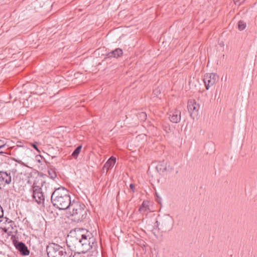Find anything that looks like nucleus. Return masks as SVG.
I'll return each mask as SVG.
<instances>
[{"label":"nucleus","mask_w":257,"mask_h":257,"mask_svg":"<svg viewBox=\"0 0 257 257\" xmlns=\"http://www.w3.org/2000/svg\"><path fill=\"white\" fill-rule=\"evenodd\" d=\"M67 246L77 253H85L97 247V242L92 234L88 231L83 233L79 230L71 231L66 238Z\"/></svg>","instance_id":"obj_1"},{"label":"nucleus","mask_w":257,"mask_h":257,"mask_svg":"<svg viewBox=\"0 0 257 257\" xmlns=\"http://www.w3.org/2000/svg\"><path fill=\"white\" fill-rule=\"evenodd\" d=\"M51 201L53 205L59 210H69L72 204L69 191L63 187L58 188L53 192Z\"/></svg>","instance_id":"obj_2"},{"label":"nucleus","mask_w":257,"mask_h":257,"mask_svg":"<svg viewBox=\"0 0 257 257\" xmlns=\"http://www.w3.org/2000/svg\"><path fill=\"white\" fill-rule=\"evenodd\" d=\"M83 204H81L78 202L72 201L68 210L70 215L72 217V220L75 222L83 221L87 217V211Z\"/></svg>","instance_id":"obj_3"},{"label":"nucleus","mask_w":257,"mask_h":257,"mask_svg":"<svg viewBox=\"0 0 257 257\" xmlns=\"http://www.w3.org/2000/svg\"><path fill=\"white\" fill-rule=\"evenodd\" d=\"M39 183V179L37 181L35 180L32 186H31L30 192L32 194V197L34 200H35L38 204H42L44 201L45 198L43 193L42 191V186L45 182L42 179Z\"/></svg>","instance_id":"obj_4"},{"label":"nucleus","mask_w":257,"mask_h":257,"mask_svg":"<svg viewBox=\"0 0 257 257\" xmlns=\"http://www.w3.org/2000/svg\"><path fill=\"white\" fill-rule=\"evenodd\" d=\"M48 257H68L65 248L57 244H53L47 247Z\"/></svg>","instance_id":"obj_5"},{"label":"nucleus","mask_w":257,"mask_h":257,"mask_svg":"<svg viewBox=\"0 0 257 257\" xmlns=\"http://www.w3.org/2000/svg\"><path fill=\"white\" fill-rule=\"evenodd\" d=\"M218 79V76L215 73H206L204 75L203 82L207 90L213 86Z\"/></svg>","instance_id":"obj_6"},{"label":"nucleus","mask_w":257,"mask_h":257,"mask_svg":"<svg viewBox=\"0 0 257 257\" xmlns=\"http://www.w3.org/2000/svg\"><path fill=\"white\" fill-rule=\"evenodd\" d=\"M12 181V176L11 171H0V183L2 185H6L11 184Z\"/></svg>","instance_id":"obj_7"},{"label":"nucleus","mask_w":257,"mask_h":257,"mask_svg":"<svg viewBox=\"0 0 257 257\" xmlns=\"http://www.w3.org/2000/svg\"><path fill=\"white\" fill-rule=\"evenodd\" d=\"M13 243L15 247L20 252L21 255H28L29 254L30 250L24 242L14 240Z\"/></svg>","instance_id":"obj_8"},{"label":"nucleus","mask_w":257,"mask_h":257,"mask_svg":"<svg viewBox=\"0 0 257 257\" xmlns=\"http://www.w3.org/2000/svg\"><path fill=\"white\" fill-rule=\"evenodd\" d=\"M170 120L173 123H178L181 120V111L178 109H175L171 111L169 114Z\"/></svg>","instance_id":"obj_9"},{"label":"nucleus","mask_w":257,"mask_h":257,"mask_svg":"<svg viewBox=\"0 0 257 257\" xmlns=\"http://www.w3.org/2000/svg\"><path fill=\"white\" fill-rule=\"evenodd\" d=\"M188 109L189 112L191 113H193L194 112H197L199 109L200 105L197 103L196 101L194 99H190L188 102Z\"/></svg>","instance_id":"obj_10"},{"label":"nucleus","mask_w":257,"mask_h":257,"mask_svg":"<svg viewBox=\"0 0 257 257\" xmlns=\"http://www.w3.org/2000/svg\"><path fill=\"white\" fill-rule=\"evenodd\" d=\"M116 158L111 156L104 165L103 167V170L106 169V172H107L108 170L111 169L114 166Z\"/></svg>","instance_id":"obj_11"},{"label":"nucleus","mask_w":257,"mask_h":257,"mask_svg":"<svg viewBox=\"0 0 257 257\" xmlns=\"http://www.w3.org/2000/svg\"><path fill=\"white\" fill-rule=\"evenodd\" d=\"M123 54L122 50L120 48H116L114 50L107 53L106 56L108 58H118Z\"/></svg>","instance_id":"obj_12"},{"label":"nucleus","mask_w":257,"mask_h":257,"mask_svg":"<svg viewBox=\"0 0 257 257\" xmlns=\"http://www.w3.org/2000/svg\"><path fill=\"white\" fill-rule=\"evenodd\" d=\"M7 226L3 228V230L5 233H8V234L14 232V226L16 227L15 222L12 220H10L6 224Z\"/></svg>","instance_id":"obj_13"},{"label":"nucleus","mask_w":257,"mask_h":257,"mask_svg":"<svg viewBox=\"0 0 257 257\" xmlns=\"http://www.w3.org/2000/svg\"><path fill=\"white\" fill-rule=\"evenodd\" d=\"M149 201L147 200H144L143 202V203L142 205L140 206V207L139 209V211L142 213L144 214L146 212H148L150 210V207H149Z\"/></svg>","instance_id":"obj_14"},{"label":"nucleus","mask_w":257,"mask_h":257,"mask_svg":"<svg viewBox=\"0 0 257 257\" xmlns=\"http://www.w3.org/2000/svg\"><path fill=\"white\" fill-rule=\"evenodd\" d=\"M48 174L51 179H54L57 177V173L54 168L50 167L48 170Z\"/></svg>","instance_id":"obj_15"},{"label":"nucleus","mask_w":257,"mask_h":257,"mask_svg":"<svg viewBox=\"0 0 257 257\" xmlns=\"http://www.w3.org/2000/svg\"><path fill=\"white\" fill-rule=\"evenodd\" d=\"M82 148V146H78L73 151L72 154V156L74 158H76L79 154Z\"/></svg>","instance_id":"obj_16"},{"label":"nucleus","mask_w":257,"mask_h":257,"mask_svg":"<svg viewBox=\"0 0 257 257\" xmlns=\"http://www.w3.org/2000/svg\"><path fill=\"white\" fill-rule=\"evenodd\" d=\"M137 116L141 121H145L147 119V114L145 112H141L138 113Z\"/></svg>","instance_id":"obj_17"},{"label":"nucleus","mask_w":257,"mask_h":257,"mask_svg":"<svg viewBox=\"0 0 257 257\" xmlns=\"http://www.w3.org/2000/svg\"><path fill=\"white\" fill-rule=\"evenodd\" d=\"M246 27V24L242 21H239L238 23V28L240 31L244 30Z\"/></svg>","instance_id":"obj_18"},{"label":"nucleus","mask_w":257,"mask_h":257,"mask_svg":"<svg viewBox=\"0 0 257 257\" xmlns=\"http://www.w3.org/2000/svg\"><path fill=\"white\" fill-rule=\"evenodd\" d=\"M245 0H233V2L236 5H240L241 4H242Z\"/></svg>","instance_id":"obj_19"},{"label":"nucleus","mask_w":257,"mask_h":257,"mask_svg":"<svg viewBox=\"0 0 257 257\" xmlns=\"http://www.w3.org/2000/svg\"><path fill=\"white\" fill-rule=\"evenodd\" d=\"M6 145L5 142L2 140H0V150L6 148Z\"/></svg>","instance_id":"obj_20"},{"label":"nucleus","mask_w":257,"mask_h":257,"mask_svg":"<svg viewBox=\"0 0 257 257\" xmlns=\"http://www.w3.org/2000/svg\"><path fill=\"white\" fill-rule=\"evenodd\" d=\"M31 146L34 148L36 150H37L39 153L40 152V151H39V150L38 149L37 145L35 144H31Z\"/></svg>","instance_id":"obj_21"},{"label":"nucleus","mask_w":257,"mask_h":257,"mask_svg":"<svg viewBox=\"0 0 257 257\" xmlns=\"http://www.w3.org/2000/svg\"><path fill=\"white\" fill-rule=\"evenodd\" d=\"M4 215L2 207L0 205V218L2 217Z\"/></svg>","instance_id":"obj_22"},{"label":"nucleus","mask_w":257,"mask_h":257,"mask_svg":"<svg viewBox=\"0 0 257 257\" xmlns=\"http://www.w3.org/2000/svg\"><path fill=\"white\" fill-rule=\"evenodd\" d=\"M130 189H132V191H133V192H134V188H135V186H134V185L133 184H130Z\"/></svg>","instance_id":"obj_23"},{"label":"nucleus","mask_w":257,"mask_h":257,"mask_svg":"<svg viewBox=\"0 0 257 257\" xmlns=\"http://www.w3.org/2000/svg\"><path fill=\"white\" fill-rule=\"evenodd\" d=\"M5 151H6V150H4V149H2V150H0V154H2V153H5Z\"/></svg>","instance_id":"obj_24"}]
</instances>
